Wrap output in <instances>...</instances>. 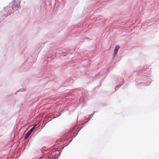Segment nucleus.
<instances>
[{
    "label": "nucleus",
    "instance_id": "f257e3e1",
    "mask_svg": "<svg viewBox=\"0 0 159 159\" xmlns=\"http://www.w3.org/2000/svg\"><path fill=\"white\" fill-rule=\"evenodd\" d=\"M120 48V46H116L115 47L114 50V52L113 54V58H114L117 55V52Z\"/></svg>",
    "mask_w": 159,
    "mask_h": 159
},
{
    "label": "nucleus",
    "instance_id": "f03ea898",
    "mask_svg": "<svg viewBox=\"0 0 159 159\" xmlns=\"http://www.w3.org/2000/svg\"><path fill=\"white\" fill-rule=\"evenodd\" d=\"M36 125H35L34 126H33L29 131L28 132L26 133L25 136V139H26L30 135L31 133L32 130L34 129L35 128L36 126Z\"/></svg>",
    "mask_w": 159,
    "mask_h": 159
}]
</instances>
